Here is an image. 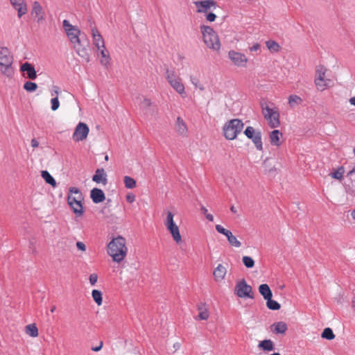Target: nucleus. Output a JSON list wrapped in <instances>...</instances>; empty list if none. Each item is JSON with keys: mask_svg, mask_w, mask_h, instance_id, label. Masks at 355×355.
Here are the masks:
<instances>
[{"mask_svg": "<svg viewBox=\"0 0 355 355\" xmlns=\"http://www.w3.org/2000/svg\"><path fill=\"white\" fill-rule=\"evenodd\" d=\"M128 251L127 241L121 236L113 238L107 245V254L117 263H121L125 259Z\"/></svg>", "mask_w": 355, "mask_h": 355, "instance_id": "1", "label": "nucleus"}, {"mask_svg": "<svg viewBox=\"0 0 355 355\" xmlns=\"http://www.w3.org/2000/svg\"><path fill=\"white\" fill-rule=\"evenodd\" d=\"M67 203L76 218H80L84 215V196L78 188L69 187Z\"/></svg>", "mask_w": 355, "mask_h": 355, "instance_id": "2", "label": "nucleus"}, {"mask_svg": "<svg viewBox=\"0 0 355 355\" xmlns=\"http://www.w3.org/2000/svg\"><path fill=\"white\" fill-rule=\"evenodd\" d=\"M329 69L324 65L315 67L314 84L318 91L323 92L334 86V80L328 77Z\"/></svg>", "mask_w": 355, "mask_h": 355, "instance_id": "3", "label": "nucleus"}, {"mask_svg": "<svg viewBox=\"0 0 355 355\" xmlns=\"http://www.w3.org/2000/svg\"><path fill=\"white\" fill-rule=\"evenodd\" d=\"M175 214L171 211H167L164 218V225L166 230L170 233L174 242L179 245L182 243V238L180 231V227L175 220Z\"/></svg>", "mask_w": 355, "mask_h": 355, "instance_id": "4", "label": "nucleus"}, {"mask_svg": "<svg viewBox=\"0 0 355 355\" xmlns=\"http://www.w3.org/2000/svg\"><path fill=\"white\" fill-rule=\"evenodd\" d=\"M200 31L202 35V39L206 46L213 51H218L221 44L218 34L210 26H200Z\"/></svg>", "mask_w": 355, "mask_h": 355, "instance_id": "5", "label": "nucleus"}, {"mask_svg": "<svg viewBox=\"0 0 355 355\" xmlns=\"http://www.w3.org/2000/svg\"><path fill=\"white\" fill-rule=\"evenodd\" d=\"M13 57L7 47H0V71L6 76L11 77L14 73L12 67Z\"/></svg>", "mask_w": 355, "mask_h": 355, "instance_id": "6", "label": "nucleus"}, {"mask_svg": "<svg viewBox=\"0 0 355 355\" xmlns=\"http://www.w3.org/2000/svg\"><path fill=\"white\" fill-rule=\"evenodd\" d=\"M244 123L239 119H233L226 122L223 127L224 137L228 140L235 139L243 129Z\"/></svg>", "mask_w": 355, "mask_h": 355, "instance_id": "7", "label": "nucleus"}, {"mask_svg": "<svg viewBox=\"0 0 355 355\" xmlns=\"http://www.w3.org/2000/svg\"><path fill=\"white\" fill-rule=\"evenodd\" d=\"M165 78L170 86L181 96H186L185 87L182 78L173 70H167Z\"/></svg>", "mask_w": 355, "mask_h": 355, "instance_id": "8", "label": "nucleus"}, {"mask_svg": "<svg viewBox=\"0 0 355 355\" xmlns=\"http://www.w3.org/2000/svg\"><path fill=\"white\" fill-rule=\"evenodd\" d=\"M262 114L271 128H275L280 125L279 112L277 108L266 105L262 107Z\"/></svg>", "mask_w": 355, "mask_h": 355, "instance_id": "9", "label": "nucleus"}, {"mask_svg": "<svg viewBox=\"0 0 355 355\" xmlns=\"http://www.w3.org/2000/svg\"><path fill=\"white\" fill-rule=\"evenodd\" d=\"M234 294L240 298H254L252 288L247 284L245 279L236 282L234 287Z\"/></svg>", "mask_w": 355, "mask_h": 355, "instance_id": "10", "label": "nucleus"}, {"mask_svg": "<svg viewBox=\"0 0 355 355\" xmlns=\"http://www.w3.org/2000/svg\"><path fill=\"white\" fill-rule=\"evenodd\" d=\"M62 27L70 42L71 44L73 42L78 43L81 34L80 30L77 26L72 25L67 19L63 20Z\"/></svg>", "mask_w": 355, "mask_h": 355, "instance_id": "11", "label": "nucleus"}, {"mask_svg": "<svg viewBox=\"0 0 355 355\" xmlns=\"http://www.w3.org/2000/svg\"><path fill=\"white\" fill-rule=\"evenodd\" d=\"M245 135L254 143L257 150L259 151L263 150V143L261 141V133L260 131H257L253 127L248 126L245 131Z\"/></svg>", "mask_w": 355, "mask_h": 355, "instance_id": "12", "label": "nucleus"}, {"mask_svg": "<svg viewBox=\"0 0 355 355\" xmlns=\"http://www.w3.org/2000/svg\"><path fill=\"white\" fill-rule=\"evenodd\" d=\"M228 58L232 63L237 67L245 68L247 67L248 58L244 53L231 50L228 52Z\"/></svg>", "mask_w": 355, "mask_h": 355, "instance_id": "13", "label": "nucleus"}, {"mask_svg": "<svg viewBox=\"0 0 355 355\" xmlns=\"http://www.w3.org/2000/svg\"><path fill=\"white\" fill-rule=\"evenodd\" d=\"M89 132V126L85 123L79 122L75 128L72 135V139L75 142L83 141L87 138Z\"/></svg>", "mask_w": 355, "mask_h": 355, "instance_id": "14", "label": "nucleus"}, {"mask_svg": "<svg viewBox=\"0 0 355 355\" xmlns=\"http://www.w3.org/2000/svg\"><path fill=\"white\" fill-rule=\"evenodd\" d=\"M31 15L37 23H40L45 19L44 9L38 1H33L31 4Z\"/></svg>", "mask_w": 355, "mask_h": 355, "instance_id": "15", "label": "nucleus"}, {"mask_svg": "<svg viewBox=\"0 0 355 355\" xmlns=\"http://www.w3.org/2000/svg\"><path fill=\"white\" fill-rule=\"evenodd\" d=\"M215 228L218 233L222 234L226 236L227 240L230 245L235 248H240L241 246V241L236 239V237L230 230L225 229L220 225H216Z\"/></svg>", "mask_w": 355, "mask_h": 355, "instance_id": "16", "label": "nucleus"}, {"mask_svg": "<svg viewBox=\"0 0 355 355\" xmlns=\"http://www.w3.org/2000/svg\"><path fill=\"white\" fill-rule=\"evenodd\" d=\"M12 8L17 12L18 18H21L28 12V3L26 0H9Z\"/></svg>", "mask_w": 355, "mask_h": 355, "instance_id": "17", "label": "nucleus"}, {"mask_svg": "<svg viewBox=\"0 0 355 355\" xmlns=\"http://www.w3.org/2000/svg\"><path fill=\"white\" fill-rule=\"evenodd\" d=\"M227 274V264L219 263L213 270V278L214 282L220 283L225 279Z\"/></svg>", "mask_w": 355, "mask_h": 355, "instance_id": "18", "label": "nucleus"}, {"mask_svg": "<svg viewBox=\"0 0 355 355\" xmlns=\"http://www.w3.org/2000/svg\"><path fill=\"white\" fill-rule=\"evenodd\" d=\"M92 43L94 46L98 49H102V47L105 46V41L101 34L97 29L96 26L92 28Z\"/></svg>", "mask_w": 355, "mask_h": 355, "instance_id": "19", "label": "nucleus"}, {"mask_svg": "<svg viewBox=\"0 0 355 355\" xmlns=\"http://www.w3.org/2000/svg\"><path fill=\"white\" fill-rule=\"evenodd\" d=\"M197 8V12L200 13L207 12L211 7L216 6V2L214 0H204L194 2Z\"/></svg>", "mask_w": 355, "mask_h": 355, "instance_id": "20", "label": "nucleus"}, {"mask_svg": "<svg viewBox=\"0 0 355 355\" xmlns=\"http://www.w3.org/2000/svg\"><path fill=\"white\" fill-rule=\"evenodd\" d=\"M72 45L76 53L81 58H84L86 60V62H88L89 61V55L88 53V49L87 46H84L82 44L80 39L78 40V43L73 42Z\"/></svg>", "mask_w": 355, "mask_h": 355, "instance_id": "21", "label": "nucleus"}, {"mask_svg": "<svg viewBox=\"0 0 355 355\" xmlns=\"http://www.w3.org/2000/svg\"><path fill=\"white\" fill-rule=\"evenodd\" d=\"M269 139L272 146L279 147L282 144L283 134L278 130H274L269 133Z\"/></svg>", "mask_w": 355, "mask_h": 355, "instance_id": "22", "label": "nucleus"}, {"mask_svg": "<svg viewBox=\"0 0 355 355\" xmlns=\"http://www.w3.org/2000/svg\"><path fill=\"white\" fill-rule=\"evenodd\" d=\"M20 71L21 72H26L27 78L31 80H35L37 78V72L35 67L29 62H25L20 67Z\"/></svg>", "mask_w": 355, "mask_h": 355, "instance_id": "23", "label": "nucleus"}, {"mask_svg": "<svg viewBox=\"0 0 355 355\" xmlns=\"http://www.w3.org/2000/svg\"><path fill=\"white\" fill-rule=\"evenodd\" d=\"M97 50L100 52L101 55L100 63L103 66L108 68L110 65L111 61V57L108 50L105 46L102 47V49H98Z\"/></svg>", "mask_w": 355, "mask_h": 355, "instance_id": "24", "label": "nucleus"}, {"mask_svg": "<svg viewBox=\"0 0 355 355\" xmlns=\"http://www.w3.org/2000/svg\"><path fill=\"white\" fill-rule=\"evenodd\" d=\"M92 180L97 184L102 183L105 185L107 182V175L103 168L96 169L95 174L92 177Z\"/></svg>", "mask_w": 355, "mask_h": 355, "instance_id": "25", "label": "nucleus"}, {"mask_svg": "<svg viewBox=\"0 0 355 355\" xmlns=\"http://www.w3.org/2000/svg\"><path fill=\"white\" fill-rule=\"evenodd\" d=\"M90 197L94 203H100L105 200V196L103 191L97 188H94L91 191Z\"/></svg>", "mask_w": 355, "mask_h": 355, "instance_id": "26", "label": "nucleus"}, {"mask_svg": "<svg viewBox=\"0 0 355 355\" xmlns=\"http://www.w3.org/2000/svg\"><path fill=\"white\" fill-rule=\"evenodd\" d=\"M175 128L178 133L182 136H186L188 132L187 126L184 120L180 117L177 118Z\"/></svg>", "mask_w": 355, "mask_h": 355, "instance_id": "27", "label": "nucleus"}, {"mask_svg": "<svg viewBox=\"0 0 355 355\" xmlns=\"http://www.w3.org/2000/svg\"><path fill=\"white\" fill-rule=\"evenodd\" d=\"M288 329L284 322H275L270 326V330L276 334H284Z\"/></svg>", "mask_w": 355, "mask_h": 355, "instance_id": "28", "label": "nucleus"}, {"mask_svg": "<svg viewBox=\"0 0 355 355\" xmlns=\"http://www.w3.org/2000/svg\"><path fill=\"white\" fill-rule=\"evenodd\" d=\"M345 170L343 166H338L336 168H333L332 171L330 173L329 175L340 182H341L344 179V174Z\"/></svg>", "mask_w": 355, "mask_h": 355, "instance_id": "29", "label": "nucleus"}, {"mask_svg": "<svg viewBox=\"0 0 355 355\" xmlns=\"http://www.w3.org/2000/svg\"><path fill=\"white\" fill-rule=\"evenodd\" d=\"M258 347L266 352L273 351L275 349L274 343L270 339L260 341L258 344Z\"/></svg>", "mask_w": 355, "mask_h": 355, "instance_id": "30", "label": "nucleus"}, {"mask_svg": "<svg viewBox=\"0 0 355 355\" xmlns=\"http://www.w3.org/2000/svg\"><path fill=\"white\" fill-rule=\"evenodd\" d=\"M259 292L264 300H269L270 297H272V291L267 284H261L259 286Z\"/></svg>", "mask_w": 355, "mask_h": 355, "instance_id": "31", "label": "nucleus"}, {"mask_svg": "<svg viewBox=\"0 0 355 355\" xmlns=\"http://www.w3.org/2000/svg\"><path fill=\"white\" fill-rule=\"evenodd\" d=\"M25 332L26 334L33 338L37 337L39 335L38 329L36 324L34 323L26 326Z\"/></svg>", "mask_w": 355, "mask_h": 355, "instance_id": "32", "label": "nucleus"}, {"mask_svg": "<svg viewBox=\"0 0 355 355\" xmlns=\"http://www.w3.org/2000/svg\"><path fill=\"white\" fill-rule=\"evenodd\" d=\"M41 176L47 184H50L53 187H56L57 183L55 180L47 171H42L41 172Z\"/></svg>", "mask_w": 355, "mask_h": 355, "instance_id": "33", "label": "nucleus"}, {"mask_svg": "<svg viewBox=\"0 0 355 355\" xmlns=\"http://www.w3.org/2000/svg\"><path fill=\"white\" fill-rule=\"evenodd\" d=\"M302 99L300 96L292 94L288 96V103L291 107H295L302 103Z\"/></svg>", "mask_w": 355, "mask_h": 355, "instance_id": "34", "label": "nucleus"}, {"mask_svg": "<svg viewBox=\"0 0 355 355\" xmlns=\"http://www.w3.org/2000/svg\"><path fill=\"white\" fill-rule=\"evenodd\" d=\"M92 296L94 301L98 306H101L103 304V294L99 290L94 289L92 291Z\"/></svg>", "mask_w": 355, "mask_h": 355, "instance_id": "35", "label": "nucleus"}, {"mask_svg": "<svg viewBox=\"0 0 355 355\" xmlns=\"http://www.w3.org/2000/svg\"><path fill=\"white\" fill-rule=\"evenodd\" d=\"M321 337L322 338L331 340L335 338V334H334L333 330L331 328L327 327L323 330L321 334Z\"/></svg>", "mask_w": 355, "mask_h": 355, "instance_id": "36", "label": "nucleus"}, {"mask_svg": "<svg viewBox=\"0 0 355 355\" xmlns=\"http://www.w3.org/2000/svg\"><path fill=\"white\" fill-rule=\"evenodd\" d=\"M267 48L271 52H278L280 49V46L277 42L274 40H268L266 43Z\"/></svg>", "mask_w": 355, "mask_h": 355, "instance_id": "37", "label": "nucleus"}, {"mask_svg": "<svg viewBox=\"0 0 355 355\" xmlns=\"http://www.w3.org/2000/svg\"><path fill=\"white\" fill-rule=\"evenodd\" d=\"M266 300V306L269 309L276 311V310H279L280 309V307H281L280 304L277 301L272 300V297H270L269 300Z\"/></svg>", "mask_w": 355, "mask_h": 355, "instance_id": "38", "label": "nucleus"}, {"mask_svg": "<svg viewBox=\"0 0 355 355\" xmlns=\"http://www.w3.org/2000/svg\"><path fill=\"white\" fill-rule=\"evenodd\" d=\"M190 81L191 84L196 87L199 89L200 91H203L205 87L203 85L200 83L199 78L195 76H190Z\"/></svg>", "mask_w": 355, "mask_h": 355, "instance_id": "39", "label": "nucleus"}, {"mask_svg": "<svg viewBox=\"0 0 355 355\" xmlns=\"http://www.w3.org/2000/svg\"><path fill=\"white\" fill-rule=\"evenodd\" d=\"M242 262L247 268H252L254 266V260L249 256H243L242 258Z\"/></svg>", "mask_w": 355, "mask_h": 355, "instance_id": "40", "label": "nucleus"}, {"mask_svg": "<svg viewBox=\"0 0 355 355\" xmlns=\"http://www.w3.org/2000/svg\"><path fill=\"white\" fill-rule=\"evenodd\" d=\"M124 184L125 187L128 189H133L137 186L136 181L130 176L124 177Z\"/></svg>", "mask_w": 355, "mask_h": 355, "instance_id": "41", "label": "nucleus"}, {"mask_svg": "<svg viewBox=\"0 0 355 355\" xmlns=\"http://www.w3.org/2000/svg\"><path fill=\"white\" fill-rule=\"evenodd\" d=\"M198 318L202 320H206L209 318V313L206 308L200 307L198 309Z\"/></svg>", "mask_w": 355, "mask_h": 355, "instance_id": "42", "label": "nucleus"}, {"mask_svg": "<svg viewBox=\"0 0 355 355\" xmlns=\"http://www.w3.org/2000/svg\"><path fill=\"white\" fill-rule=\"evenodd\" d=\"M37 88V85L33 82H26L24 85V89L29 92H35Z\"/></svg>", "mask_w": 355, "mask_h": 355, "instance_id": "43", "label": "nucleus"}, {"mask_svg": "<svg viewBox=\"0 0 355 355\" xmlns=\"http://www.w3.org/2000/svg\"><path fill=\"white\" fill-rule=\"evenodd\" d=\"M51 110L53 111L57 110L60 106V102H59L58 96L52 98L51 100Z\"/></svg>", "mask_w": 355, "mask_h": 355, "instance_id": "44", "label": "nucleus"}, {"mask_svg": "<svg viewBox=\"0 0 355 355\" xmlns=\"http://www.w3.org/2000/svg\"><path fill=\"white\" fill-rule=\"evenodd\" d=\"M98 276L96 273H92L89 277V282L91 286H94L98 282Z\"/></svg>", "mask_w": 355, "mask_h": 355, "instance_id": "45", "label": "nucleus"}, {"mask_svg": "<svg viewBox=\"0 0 355 355\" xmlns=\"http://www.w3.org/2000/svg\"><path fill=\"white\" fill-rule=\"evenodd\" d=\"M201 211H202V213L205 214L206 218L209 220V221H213L214 220V216L212 214H209L208 213V211L206 207H205L204 206H202L201 207Z\"/></svg>", "mask_w": 355, "mask_h": 355, "instance_id": "46", "label": "nucleus"}, {"mask_svg": "<svg viewBox=\"0 0 355 355\" xmlns=\"http://www.w3.org/2000/svg\"><path fill=\"white\" fill-rule=\"evenodd\" d=\"M76 245L78 250H80L81 252H83L86 251V245L83 242L78 241L76 242Z\"/></svg>", "mask_w": 355, "mask_h": 355, "instance_id": "47", "label": "nucleus"}, {"mask_svg": "<svg viewBox=\"0 0 355 355\" xmlns=\"http://www.w3.org/2000/svg\"><path fill=\"white\" fill-rule=\"evenodd\" d=\"M216 19V15L213 12H209L206 15V19L208 21L212 22L214 21Z\"/></svg>", "mask_w": 355, "mask_h": 355, "instance_id": "48", "label": "nucleus"}, {"mask_svg": "<svg viewBox=\"0 0 355 355\" xmlns=\"http://www.w3.org/2000/svg\"><path fill=\"white\" fill-rule=\"evenodd\" d=\"M60 93V88L58 86H53L52 91L51 92V95L52 96H58Z\"/></svg>", "mask_w": 355, "mask_h": 355, "instance_id": "49", "label": "nucleus"}, {"mask_svg": "<svg viewBox=\"0 0 355 355\" xmlns=\"http://www.w3.org/2000/svg\"><path fill=\"white\" fill-rule=\"evenodd\" d=\"M152 103L150 99L148 98H144L142 101V105L144 107H148L151 105Z\"/></svg>", "mask_w": 355, "mask_h": 355, "instance_id": "50", "label": "nucleus"}, {"mask_svg": "<svg viewBox=\"0 0 355 355\" xmlns=\"http://www.w3.org/2000/svg\"><path fill=\"white\" fill-rule=\"evenodd\" d=\"M126 200L130 203H132L135 200V196L132 193L128 194L126 196Z\"/></svg>", "mask_w": 355, "mask_h": 355, "instance_id": "51", "label": "nucleus"}, {"mask_svg": "<svg viewBox=\"0 0 355 355\" xmlns=\"http://www.w3.org/2000/svg\"><path fill=\"white\" fill-rule=\"evenodd\" d=\"M260 49V45L258 43L254 44L252 46L250 47V51H257Z\"/></svg>", "mask_w": 355, "mask_h": 355, "instance_id": "52", "label": "nucleus"}, {"mask_svg": "<svg viewBox=\"0 0 355 355\" xmlns=\"http://www.w3.org/2000/svg\"><path fill=\"white\" fill-rule=\"evenodd\" d=\"M31 146H32L33 148H37V147H38V146H39V142H38V141H37L36 139H32L31 142Z\"/></svg>", "mask_w": 355, "mask_h": 355, "instance_id": "53", "label": "nucleus"}, {"mask_svg": "<svg viewBox=\"0 0 355 355\" xmlns=\"http://www.w3.org/2000/svg\"><path fill=\"white\" fill-rule=\"evenodd\" d=\"M349 103L351 105L355 106V96L349 99Z\"/></svg>", "mask_w": 355, "mask_h": 355, "instance_id": "54", "label": "nucleus"}, {"mask_svg": "<svg viewBox=\"0 0 355 355\" xmlns=\"http://www.w3.org/2000/svg\"><path fill=\"white\" fill-rule=\"evenodd\" d=\"M102 347H103V343H101V345L98 347L92 348V350L94 352H98L102 348Z\"/></svg>", "mask_w": 355, "mask_h": 355, "instance_id": "55", "label": "nucleus"}, {"mask_svg": "<svg viewBox=\"0 0 355 355\" xmlns=\"http://www.w3.org/2000/svg\"><path fill=\"white\" fill-rule=\"evenodd\" d=\"M350 215H351L352 218L354 220H355V209L351 211Z\"/></svg>", "mask_w": 355, "mask_h": 355, "instance_id": "56", "label": "nucleus"}, {"mask_svg": "<svg viewBox=\"0 0 355 355\" xmlns=\"http://www.w3.org/2000/svg\"><path fill=\"white\" fill-rule=\"evenodd\" d=\"M354 173H355V166L353 167V168L350 171H349L347 175H352Z\"/></svg>", "mask_w": 355, "mask_h": 355, "instance_id": "57", "label": "nucleus"}, {"mask_svg": "<svg viewBox=\"0 0 355 355\" xmlns=\"http://www.w3.org/2000/svg\"><path fill=\"white\" fill-rule=\"evenodd\" d=\"M352 306L354 309H355V295L353 297L352 300Z\"/></svg>", "mask_w": 355, "mask_h": 355, "instance_id": "58", "label": "nucleus"}, {"mask_svg": "<svg viewBox=\"0 0 355 355\" xmlns=\"http://www.w3.org/2000/svg\"><path fill=\"white\" fill-rule=\"evenodd\" d=\"M230 210H231V211H232V212H233V213H234V214H235V213H236V208L234 207V206H232V207H230Z\"/></svg>", "mask_w": 355, "mask_h": 355, "instance_id": "59", "label": "nucleus"}, {"mask_svg": "<svg viewBox=\"0 0 355 355\" xmlns=\"http://www.w3.org/2000/svg\"><path fill=\"white\" fill-rule=\"evenodd\" d=\"M55 306H53L51 307V313H53V312L55 311Z\"/></svg>", "mask_w": 355, "mask_h": 355, "instance_id": "60", "label": "nucleus"}, {"mask_svg": "<svg viewBox=\"0 0 355 355\" xmlns=\"http://www.w3.org/2000/svg\"><path fill=\"white\" fill-rule=\"evenodd\" d=\"M108 159H109L108 155H105V161H107V160H108Z\"/></svg>", "mask_w": 355, "mask_h": 355, "instance_id": "61", "label": "nucleus"}, {"mask_svg": "<svg viewBox=\"0 0 355 355\" xmlns=\"http://www.w3.org/2000/svg\"><path fill=\"white\" fill-rule=\"evenodd\" d=\"M353 153H354V156H355V146H354V148H353Z\"/></svg>", "mask_w": 355, "mask_h": 355, "instance_id": "62", "label": "nucleus"}, {"mask_svg": "<svg viewBox=\"0 0 355 355\" xmlns=\"http://www.w3.org/2000/svg\"><path fill=\"white\" fill-rule=\"evenodd\" d=\"M175 345H178V347H180V343H176V344H175V345H174V347H175Z\"/></svg>", "mask_w": 355, "mask_h": 355, "instance_id": "63", "label": "nucleus"}]
</instances>
